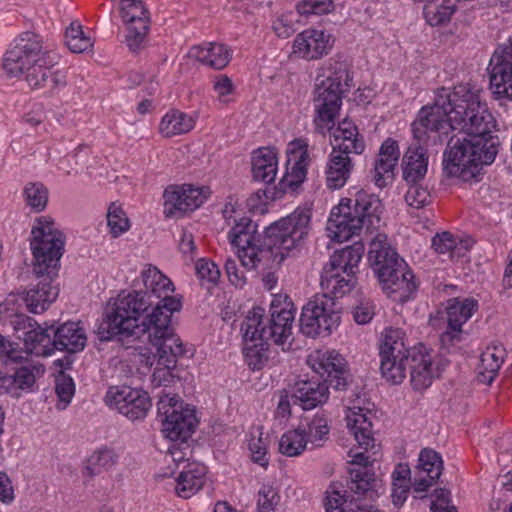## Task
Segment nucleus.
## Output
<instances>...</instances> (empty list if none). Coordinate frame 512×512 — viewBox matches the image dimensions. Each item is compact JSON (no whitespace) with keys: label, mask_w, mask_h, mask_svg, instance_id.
<instances>
[{"label":"nucleus","mask_w":512,"mask_h":512,"mask_svg":"<svg viewBox=\"0 0 512 512\" xmlns=\"http://www.w3.org/2000/svg\"><path fill=\"white\" fill-rule=\"evenodd\" d=\"M432 247L437 253L449 254L451 259L461 258L470 248L468 240H457L449 232L436 234L432 239Z\"/></svg>","instance_id":"obj_37"},{"label":"nucleus","mask_w":512,"mask_h":512,"mask_svg":"<svg viewBox=\"0 0 512 512\" xmlns=\"http://www.w3.org/2000/svg\"><path fill=\"white\" fill-rule=\"evenodd\" d=\"M164 213L167 217L183 214L198 208L207 198L204 188L192 185L170 186L165 189Z\"/></svg>","instance_id":"obj_22"},{"label":"nucleus","mask_w":512,"mask_h":512,"mask_svg":"<svg viewBox=\"0 0 512 512\" xmlns=\"http://www.w3.org/2000/svg\"><path fill=\"white\" fill-rule=\"evenodd\" d=\"M55 392L62 403L58 408L65 409L66 406L71 402V399L75 393V385L73 379L66 375H61L56 379Z\"/></svg>","instance_id":"obj_54"},{"label":"nucleus","mask_w":512,"mask_h":512,"mask_svg":"<svg viewBox=\"0 0 512 512\" xmlns=\"http://www.w3.org/2000/svg\"><path fill=\"white\" fill-rule=\"evenodd\" d=\"M477 309V301L472 298H452L446 301L443 309H438L430 316V324L435 328L441 327V321L447 324L446 330L441 334L443 345L460 342L462 339V326Z\"/></svg>","instance_id":"obj_15"},{"label":"nucleus","mask_w":512,"mask_h":512,"mask_svg":"<svg viewBox=\"0 0 512 512\" xmlns=\"http://www.w3.org/2000/svg\"><path fill=\"white\" fill-rule=\"evenodd\" d=\"M205 467L189 463L177 478L175 491L181 498L187 499L194 495L204 484Z\"/></svg>","instance_id":"obj_34"},{"label":"nucleus","mask_w":512,"mask_h":512,"mask_svg":"<svg viewBox=\"0 0 512 512\" xmlns=\"http://www.w3.org/2000/svg\"><path fill=\"white\" fill-rule=\"evenodd\" d=\"M213 90L222 103H227V96L234 92L232 80L227 75H217L213 82Z\"/></svg>","instance_id":"obj_56"},{"label":"nucleus","mask_w":512,"mask_h":512,"mask_svg":"<svg viewBox=\"0 0 512 512\" xmlns=\"http://www.w3.org/2000/svg\"><path fill=\"white\" fill-rule=\"evenodd\" d=\"M107 224L113 238L121 236L130 229V221L126 212L116 203H111L108 208Z\"/></svg>","instance_id":"obj_47"},{"label":"nucleus","mask_w":512,"mask_h":512,"mask_svg":"<svg viewBox=\"0 0 512 512\" xmlns=\"http://www.w3.org/2000/svg\"><path fill=\"white\" fill-rule=\"evenodd\" d=\"M66 45L73 53H82L93 46L90 37L83 32L78 22H72L65 33Z\"/></svg>","instance_id":"obj_46"},{"label":"nucleus","mask_w":512,"mask_h":512,"mask_svg":"<svg viewBox=\"0 0 512 512\" xmlns=\"http://www.w3.org/2000/svg\"><path fill=\"white\" fill-rule=\"evenodd\" d=\"M149 342L157 349V367L152 374L154 386H168L174 381L172 370L185 350L174 328L147 330Z\"/></svg>","instance_id":"obj_13"},{"label":"nucleus","mask_w":512,"mask_h":512,"mask_svg":"<svg viewBox=\"0 0 512 512\" xmlns=\"http://www.w3.org/2000/svg\"><path fill=\"white\" fill-rule=\"evenodd\" d=\"M353 169L350 153L332 150L326 169V183L330 189L345 185Z\"/></svg>","instance_id":"obj_28"},{"label":"nucleus","mask_w":512,"mask_h":512,"mask_svg":"<svg viewBox=\"0 0 512 512\" xmlns=\"http://www.w3.org/2000/svg\"><path fill=\"white\" fill-rule=\"evenodd\" d=\"M277 173V157L273 150L260 148L253 153L252 174L256 181L270 184Z\"/></svg>","instance_id":"obj_35"},{"label":"nucleus","mask_w":512,"mask_h":512,"mask_svg":"<svg viewBox=\"0 0 512 512\" xmlns=\"http://www.w3.org/2000/svg\"><path fill=\"white\" fill-rule=\"evenodd\" d=\"M189 57L200 61L215 69H223L230 61L228 48L221 43H209L206 46H194L189 52Z\"/></svg>","instance_id":"obj_32"},{"label":"nucleus","mask_w":512,"mask_h":512,"mask_svg":"<svg viewBox=\"0 0 512 512\" xmlns=\"http://www.w3.org/2000/svg\"><path fill=\"white\" fill-rule=\"evenodd\" d=\"M321 286L334 297L348 293L355 284L354 276H347L343 272L324 270L321 275Z\"/></svg>","instance_id":"obj_38"},{"label":"nucleus","mask_w":512,"mask_h":512,"mask_svg":"<svg viewBox=\"0 0 512 512\" xmlns=\"http://www.w3.org/2000/svg\"><path fill=\"white\" fill-rule=\"evenodd\" d=\"M334 8L332 0H302L297 4V11L301 15H324L331 13Z\"/></svg>","instance_id":"obj_52"},{"label":"nucleus","mask_w":512,"mask_h":512,"mask_svg":"<svg viewBox=\"0 0 512 512\" xmlns=\"http://www.w3.org/2000/svg\"><path fill=\"white\" fill-rule=\"evenodd\" d=\"M400 153L395 140L388 138L380 147L378 156L372 171V178L378 187L382 188L392 180L394 168L398 162Z\"/></svg>","instance_id":"obj_26"},{"label":"nucleus","mask_w":512,"mask_h":512,"mask_svg":"<svg viewBox=\"0 0 512 512\" xmlns=\"http://www.w3.org/2000/svg\"><path fill=\"white\" fill-rule=\"evenodd\" d=\"M347 427L353 433L359 447L367 451L374 447V438L372 437V423L368 420L361 407L349 408V414L346 416Z\"/></svg>","instance_id":"obj_31"},{"label":"nucleus","mask_w":512,"mask_h":512,"mask_svg":"<svg viewBox=\"0 0 512 512\" xmlns=\"http://www.w3.org/2000/svg\"><path fill=\"white\" fill-rule=\"evenodd\" d=\"M13 498V488L9 478L6 474L0 473V500L4 503H10Z\"/></svg>","instance_id":"obj_63"},{"label":"nucleus","mask_w":512,"mask_h":512,"mask_svg":"<svg viewBox=\"0 0 512 512\" xmlns=\"http://www.w3.org/2000/svg\"><path fill=\"white\" fill-rule=\"evenodd\" d=\"M159 415L162 417V432L172 442L185 444L183 449L189 450L187 440L191 437L198 423L195 410L183 407L178 396L168 394L160 396L157 403Z\"/></svg>","instance_id":"obj_12"},{"label":"nucleus","mask_w":512,"mask_h":512,"mask_svg":"<svg viewBox=\"0 0 512 512\" xmlns=\"http://www.w3.org/2000/svg\"><path fill=\"white\" fill-rule=\"evenodd\" d=\"M247 365L252 370H261L269 360L267 341L244 348Z\"/></svg>","instance_id":"obj_50"},{"label":"nucleus","mask_w":512,"mask_h":512,"mask_svg":"<svg viewBox=\"0 0 512 512\" xmlns=\"http://www.w3.org/2000/svg\"><path fill=\"white\" fill-rule=\"evenodd\" d=\"M310 221V209L298 208L286 218L268 227L262 241L261 235L257 232V225L249 218H241L229 232V239L237 248L242 266L253 270L273 254H280V261L284 260V251L289 252L296 248L308 235Z\"/></svg>","instance_id":"obj_3"},{"label":"nucleus","mask_w":512,"mask_h":512,"mask_svg":"<svg viewBox=\"0 0 512 512\" xmlns=\"http://www.w3.org/2000/svg\"><path fill=\"white\" fill-rule=\"evenodd\" d=\"M105 404L130 421L143 420L151 408L147 392L127 385L111 386L104 398Z\"/></svg>","instance_id":"obj_16"},{"label":"nucleus","mask_w":512,"mask_h":512,"mask_svg":"<svg viewBox=\"0 0 512 512\" xmlns=\"http://www.w3.org/2000/svg\"><path fill=\"white\" fill-rule=\"evenodd\" d=\"M24 364L16 369L14 383L21 389L30 388L37 377L44 374L45 368L42 364L32 363L26 357L22 360Z\"/></svg>","instance_id":"obj_45"},{"label":"nucleus","mask_w":512,"mask_h":512,"mask_svg":"<svg viewBox=\"0 0 512 512\" xmlns=\"http://www.w3.org/2000/svg\"><path fill=\"white\" fill-rule=\"evenodd\" d=\"M490 88L496 99L512 100V37L498 46L489 65Z\"/></svg>","instance_id":"obj_17"},{"label":"nucleus","mask_w":512,"mask_h":512,"mask_svg":"<svg viewBox=\"0 0 512 512\" xmlns=\"http://www.w3.org/2000/svg\"><path fill=\"white\" fill-rule=\"evenodd\" d=\"M17 299L14 295H9L1 304H0V320L4 323H7L11 318L19 314L18 308L16 306Z\"/></svg>","instance_id":"obj_60"},{"label":"nucleus","mask_w":512,"mask_h":512,"mask_svg":"<svg viewBox=\"0 0 512 512\" xmlns=\"http://www.w3.org/2000/svg\"><path fill=\"white\" fill-rule=\"evenodd\" d=\"M404 337V331L399 328L385 330L380 345L382 376L392 384H400L409 371L413 389L425 390L435 377L432 355L423 345L407 348Z\"/></svg>","instance_id":"obj_6"},{"label":"nucleus","mask_w":512,"mask_h":512,"mask_svg":"<svg viewBox=\"0 0 512 512\" xmlns=\"http://www.w3.org/2000/svg\"><path fill=\"white\" fill-rule=\"evenodd\" d=\"M22 351L17 350L14 344L10 342L5 336L0 334V357H5L6 364L22 363L24 356Z\"/></svg>","instance_id":"obj_58"},{"label":"nucleus","mask_w":512,"mask_h":512,"mask_svg":"<svg viewBox=\"0 0 512 512\" xmlns=\"http://www.w3.org/2000/svg\"><path fill=\"white\" fill-rule=\"evenodd\" d=\"M309 363L315 373L323 377L335 390H345L348 385L349 373L346 367V361L335 350L317 351L315 355L309 357Z\"/></svg>","instance_id":"obj_19"},{"label":"nucleus","mask_w":512,"mask_h":512,"mask_svg":"<svg viewBox=\"0 0 512 512\" xmlns=\"http://www.w3.org/2000/svg\"><path fill=\"white\" fill-rule=\"evenodd\" d=\"M418 469L427 473L431 479H439L443 470V461L439 453L430 448H424L419 454Z\"/></svg>","instance_id":"obj_48"},{"label":"nucleus","mask_w":512,"mask_h":512,"mask_svg":"<svg viewBox=\"0 0 512 512\" xmlns=\"http://www.w3.org/2000/svg\"><path fill=\"white\" fill-rule=\"evenodd\" d=\"M403 177L407 183L419 182L427 173L428 156L420 141L412 143L403 156Z\"/></svg>","instance_id":"obj_27"},{"label":"nucleus","mask_w":512,"mask_h":512,"mask_svg":"<svg viewBox=\"0 0 512 512\" xmlns=\"http://www.w3.org/2000/svg\"><path fill=\"white\" fill-rule=\"evenodd\" d=\"M141 280L144 291L122 292L107 304L98 331L100 340L140 339L147 330L173 328L171 316L180 310L181 302L172 295V281L151 264L142 270Z\"/></svg>","instance_id":"obj_2"},{"label":"nucleus","mask_w":512,"mask_h":512,"mask_svg":"<svg viewBox=\"0 0 512 512\" xmlns=\"http://www.w3.org/2000/svg\"><path fill=\"white\" fill-rule=\"evenodd\" d=\"M280 501L277 490L270 485H263L258 491L257 509L258 512H275Z\"/></svg>","instance_id":"obj_53"},{"label":"nucleus","mask_w":512,"mask_h":512,"mask_svg":"<svg viewBox=\"0 0 512 512\" xmlns=\"http://www.w3.org/2000/svg\"><path fill=\"white\" fill-rule=\"evenodd\" d=\"M414 139L423 141L428 132L446 127L459 130L464 138H451L444 153V171L447 176L464 182L477 180L483 165H489L498 153L499 140L492 135L495 120L479 95L466 85L451 92L438 90L434 104L423 107L412 124Z\"/></svg>","instance_id":"obj_1"},{"label":"nucleus","mask_w":512,"mask_h":512,"mask_svg":"<svg viewBox=\"0 0 512 512\" xmlns=\"http://www.w3.org/2000/svg\"><path fill=\"white\" fill-rule=\"evenodd\" d=\"M363 253L364 246L360 242L347 246L331 256L329 267L324 270H335L347 276H354Z\"/></svg>","instance_id":"obj_30"},{"label":"nucleus","mask_w":512,"mask_h":512,"mask_svg":"<svg viewBox=\"0 0 512 512\" xmlns=\"http://www.w3.org/2000/svg\"><path fill=\"white\" fill-rule=\"evenodd\" d=\"M120 16L127 27L125 42L129 50L138 53L143 47L150 28V14L142 0H134L120 7Z\"/></svg>","instance_id":"obj_18"},{"label":"nucleus","mask_w":512,"mask_h":512,"mask_svg":"<svg viewBox=\"0 0 512 512\" xmlns=\"http://www.w3.org/2000/svg\"><path fill=\"white\" fill-rule=\"evenodd\" d=\"M45 325V332L33 334L35 340L28 341L36 356H49L55 350L77 353L85 348L87 336L79 322L68 321L57 327L54 323Z\"/></svg>","instance_id":"obj_11"},{"label":"nucleus","mask_w":512,"mask_h":512,"mask_svg":"<svg viewBox=\"0 0 512 512\" xmlns=\"http://www.w3.org/2000/svg\"><path fill=\"white\" fill-rule=\"evenodd\" d=\"M340 307L334 297L316 295L302 308L300 330L308 337L329 335L340 324Z\"/></svg>","instance_id":"obj_14"},{"label":"nucleus","mask_w":512,"mask_h":512,"mask_svg":"<svg viewBox=\"0 0 512 512\" xmlns=\"http://www.w3.org/2000/svg\"><path fill=\"white\" fill-rule=\"evenodd\" d=\"M334 142L332 150H339L350 154H361L365 143L359 136L357 127L348 120H343L333 131Z\"/></svg>","instance_id":"obj_29"},{"label":"nucleus","mask_w":512,"mask_h":512,"mask_svg":"<svg viewBox=\"0 0 512 512\" xmlns=\"http://www.w3.org/2000/svg\"><path fill=\"white\" fill-rule=\"evenodd\" d=\"M55 59L43 48L42 39L33 32H25L3 57V69L10 77L25 75L32 89L55 94L66 87V75L55 67Z\"/></svg>","instance_id":"obj_5"},{"label":"nucleus","mask_w":512,"mask_h":512,"mask_svg":"<svg viewBox=\"0 0 512 512\" xmlns=\"http://www.w3.org/2000/svg\"><path fill=\"white\" fill-rule=\"evenodd\" d=\"M117 454L111 449H100L94 452L87 460L84 467V475L92 478L103 469H109L116 464Z\"/></svg>","instance_id":"obj_42"},{"label":"nucleus","mask_w":512,"mask_h":512,"mask_svg":"<svg viewBox=\"0 0 512 512\" xmlns=\"http://www.w3.org/2000/svg\"><path fill=\"white\" fill-rule=\"evenodd\" d=\"M304 430L307 443L310 442L316 447L323 445V442L328 439L330 428L328 420L323 415H315L307 426H301Z\"/></svg>","instance_id":"obj_44"},{"label":"nucleus","mask_w":512,"mask_h":512,"mask_svg":"<svg viewBox=\"0 0 512 512\" xmlns=\"http://www.w3.org/2000/svg\"><path fill=\"white\" fill-rule=\"evenodd\" d=\"M455 11L456 0H435L428 3L424 8L425 18L431 26H439L449 22Z\"/></svg>","instance_id":"obj_39"},{"label":"nucleus","mask_w":512,"mask_h":512,"mask_svg":"<svg viewBox=\"0 0 512 512\" xmlns=\"http://www.w3.org/2000/svg\"><path fill=\"white\" fill-rule=\"evenodd\" d=\"M349 64L341 55L328 59L319 69L314 89L315 126L330 130L340 110L343 94L350 88Z\"/></svg>","instance_id":"obj_7"},{"label":"nucleus","mask_w":512,"mask_h":512,"mask_svg":"<svg viewBox=\"0 0 512 512\" xmlns=\"http://www.w3.org/2000/svg\"><path fill=\"white\" fill-rule=\"evenodd\" d=\"M309 363L315 373L323 377L335 390H345L348 385L349 373L346 367V361L335 350L317 351L315 355L309 357Z\"/></svg>","instance_id":"obj_20"},{"label":"nucleus","mask_w":512,"mask_h":512,"mask_svg":"<svg viewBox=\"0 0 512 512\" xmlns=\"http://www.w3.org/2000/svg\"><path fill=\"white\" fill-rule=\"evenodd\" d=\"M179 249L183 254H193L196 251L192 233L183 230L179 240Z\"/></svg>","instance_id":"obj_64"},{"label":"nucleus","mask_w":512,"mask_h":512,"mask_svg":"<svg viewBox=\"0 0 512 512\" xmlns=\"http://www.w3.org/2000/svg\"><path fill=\"white\" fill-rule=\"evenodd\" d=\"M380 199L365 191H358L354 199H342L331 211L327 222L328 236L336 242L349 240L365 227L372 230L380 223Z\"/></svg>","instance_id":"obj_8"},{"label":"nucleus","mask_w":512,"mask_h":512,"mask_svg":"<svg viewBox=\"0 0 512 512\" xmlns=\"http://www.w3.org/2000/svg\"><path fill=\"white\" fill-rule=\"evenodd\" d=\"M350 456L352 457L351 463L359 465L358 468L351 470V478L348 482V488L357 497L347 500L338 486L332 484L326 491V512H380L375 506L365 501L376 496L374 472L368 468L370 464L369 456L364 452L352 454V450Z\"/></svg>","instance_id":"obj_10"},{"label":"nucleus","mask_w":512,"mask_h":512,"mask_svg":"<svg viewBox=\"0 0 512 512\" xmlns=\"http://www.w3.org/2000/svg\"><path fill=\"white\" fill-rule=\"evenodd\" d=\"M503 359L497 354V348H487L481 355L478 379L485 384H491L498 373Z\"/></svg>","instance_id":"obj_41"},{"label":"nucleus","mask_w":512,"mask_h":512,"mask_svg":"<svg viewBox=\"0 0 512 512\" xmlns=\"http://www.w3.org/2000/svg\"><path fill=\"white\" fill-rule=\"evenodd\" d=\"M329 383L319 379H301L292 387L291 399L303 410H311L323 405L329 398Z\"/></svg>","instance_id":"obj_24"},{"label":"nucleus","mask_w":512,"mask_h":512,"mask_svg":"<svg viewBox=\"0 0 512 512\" xmlns=\"http://www.w3.org/2000/svg\"><path fill=\"white\" fill-rule=\"evenodd\" d=\"M27 205L40 212L46 208L48 202V189L40 182L28 183L23 191Z\"/></svg>","instance_id":"obj_49"},{"label":"nucleus","mask_w":512,"mask_h":512,"mask_svg":"<svg viewBox=\"0 0 512 512\" xmlns=\"http://www.w3.org/2000/svg\"><path fill=\"white\" fill-rule=\"evenodd\" d=\"M224 267L230 283L235 287L242 288L246 283V277L244 273L238 269L236 260L227 258Z\"/></svg>","instance_id":"obj_59"},{"label":"nucleus","mask_w":512,"mask_h":512,"mask_svg":"<svg viewBox=\"0 0 512 512\" xmlns=\"http://www.w3.org/2000/svg\"><path fill=\"white\" fill-rule=\"evenodd\" d=\"M333 42L332 36L323 30L306 29L294 39L293 53L306 60H317L329 53Z\"/></svg>","instance_id":"obj_23"},{"label":"nucleus","mask_w":512,"mask_h":512,"mask_svg":"<svg viewBox=\"0 0 512 512\" xmlns=\"http://www.w3.org/2000/svg\"><path fill=\"white\" fill-rule=\"evenodd\" d=\"M31 235L33 272L39 281L35 287L25 292L23 300L31 313L38 314L45 311L58 296L59 289L52 282L58 275L64 236L47 217L36 220Z\"/></svg>","instance_id":"obj_4"},{"label":"nucleus","mask_w":512,"mask_h":512,"mask_svg":"<svg viewBox=\"0 0 512 512\" xmlns=\"http://www.w3.org/2000/svg\"><path fill=\"white\" fill-rule=\"evenodd\" d=\"M410 489V484H392V501L395 506H401L405 502Z\"/></svg>","instance_id":"obj_62"},{"label":"nucleus","mask_w":512,"mask_h":512,"mask_svg":"<svg viewBox=\"0 0 512 512\" xmlns=\"http://www.w3.org/2000/svg\"><path fill=\"white\" fill-rule=\"evenodd\" d=\"M294 319L295 315L290 303L280 306L273 302L270 318L266 320L265 327L261 328L262 339L273 341L276 345L282 346V350L285 351L290 346L289 339L292 335Z\"/></svg>","instance_id":"obj_21"},{"label":"nucleus","mask_w":512,"mask_h":512,"mask_svg":"<svg viewBox=\"0 0 512 512\" xmlns=\"http://www.w3.org/2000/svg\"><path fill=\"white\" fill-rule=\"evenodd\" d=\"M7 323L13 327L15 333L17 334V338L23 339L26 348L25 354H35V351L32 349V346L28 343V341L35 340L33 334L45 332L46 325H39L33 318L23 313L17 314Z\"/></svg>","instance_id":"obj_36"},{"label":"nucleus","mask_w":512,"mask_h":512,"mask_svg":"<svg viewBox=\"0 0 512 512\" xmlns=\"http://www.w3.org/2000/svg\"><path fill=\"white\" fill-rule=\"evenodd\" d=\"M409 188L405 194V201L408 206L420 209L430 204L431 195L427 188L418 184V182L408 183Z\"/></svg>","instance_id":"obj_51"},{"label":"nucleus","mask_w":512,"mask_h":512,"mask_svg":"<svg viewBox=\"0 0 512 512\" xmlns=\"http://www.w3.org/2000/svg\"><path fill=\"white\" fill-rule=\"evenodd\" d=\"M307 446L304 430L298 426L282 435L279 441V452L288 457L300 455Z\"/></svg>","instance_id":"obj_40"},{"label":"nucleus","mask_w":512,"mask_h":512,"mask_svg":"<svg viewBox=\"0 0 512 512\" xmlns=\"http://www.w3.org/2000/svg\"><path fill=\"white\" fill-rule=\"evenodd\" d=\"M249 450L252 454V460L255 463L259 464L262 467H266L268 465L269 459L266 457V439H263L261 436H259L258 438H252L249 441Z\"/></svg>","instance_id":"obj_55"},{"label":"nucleus","mask_w":512,"mask_h":512,"mask_svg":"<svg viewBox=\"0 0 512 512\" xmlns=\"http://www.w3.org/2000/svg\"><path fill=\"white\" fill-rule=\"evenodd\" d=\"M368 259L383 289L398 293L406 301L416 290L414 275L406 262L391 248L384 234H378L370 243Z\"/></svg>","instance_id":"obj_9"},{"label":"nucleus","mask_w":512,"mask_h":512,"mask_svg":"<svg viewBox=\"0 0 512 512\" xmlns=\"http://www.w3.org/2000/svg\"><path fill=\"white\" fill-rule=\"evenodd\" d=\"M353 315L357 323L366 324L372 319L374 311L369 302H362L355 308Z\"/></svg>","instance_id":"obj_61"},{"label":"nucleus","mask_w":512,"mask_h":512,"mask_svg":"<svg viewBox=\"0 0 512 512\" xmlns=\"http://www.w3.org/2000/svg\"><path fill=\"white\" fill-rule=\"evenodd\" d=\"M195 269L199 278L209 282H216L220 277L218 266L214 262L205 259L198 260Z\"/></svg>","instance_id":"obj_57"},{"label":"nucleus","mask_w":512,"mask_h":512,"mask_svg":"<svg viewBox=\"0 0 512 512\" xmlns=\"http://www.w3.org/2000/svg\"><path fill=\"white\" fill-rule=\"evenodd\" d=\"M263 317L264 309L260 307L253 308L245 317L241 324V332L245 342H253L255 340H260L261 342L265 341V339H262L261 332V328L265 327Z\"/></svg>","instance_id":"obj_43"},{"label":"nucleus","mask_w":512,"mask_h":512,"mask_svg":"<svg viewBox=\"0 0 512 512\" xmlns=\"http://www.w3.org/2000/svg\"><path fill=\"white\" fill-rule=\"evenodd\" d=\"M195 126V119L178 109H171L161 119L159 133L164 138H172L190 132Z\"/></svg>","instance_id":"obj_33"},{"label":"nucleus","mask_w":512,"mask_h":512,"mask_svg":"<svg viewBox=\"0 0 512 512\" xmlns=\"http://www.w3.org/2000/svg\"><path fill=\"white\" fill-rule=\"evenodd\" d=\"M308 144L303 139L290 143L288 150L287 172L282 179L285 187L297 189L305 180L309 164Z\"/></svg>","instance_id":"obj_25"}]
</instances>
